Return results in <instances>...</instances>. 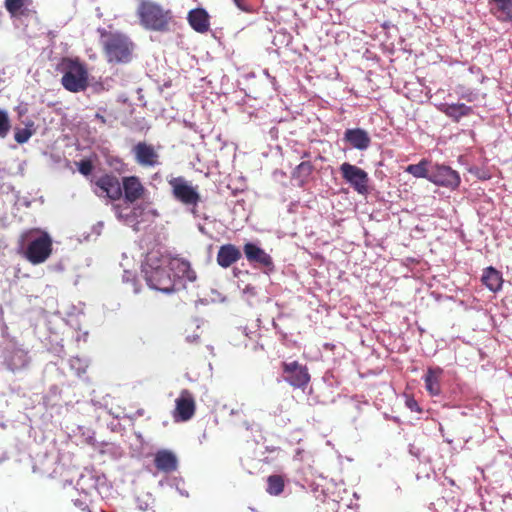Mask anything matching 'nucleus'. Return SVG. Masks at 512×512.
Instances as JSON below:
<instances>
[{
    "mask_svg": "<svg viewBox=\"0 0 512 512\" xmlns=\"http://www.w3.org/2000/svg\"><path fill=\"white\" fill-rule=\"evenodd\" d=\"M98 32L108 63L128 64L132 61L136 45L129 36L120 32H108L106 29H98Z\"/></svg>",
    "mask_w": 512,
    "mask_h": 512,
    "instance_id": "nucleus-1",
    "label": "nucleus"
},
{
    "mask_svg": "<svg viewBox=\"0 0 512 512\" xmlns=\"http://www.w3.org/2000/svg\"><path fill=\"white\" fill-rule=\"evenodd\" d=\"M167 258L150 254L143 267L144 278L150 288L163 293L175 291V280L170 273Z\"/></svg>",
    "mask_w": 512,
    "mask_h": 512,
    "instance_id": "nucleus-2",
    "label": "nucleus"
},
{
    "mask_svg": "<svg viewBox=\"0 0 512 512\" xmlns=\"http://www.w3.org/2000/svg\"><path fill=\"white\" fill-rule=\"evenodd\" d=\"M22 255L33 265L46 262L53 251L52 237L46 231L32 229L22 237Z\"/></svg>",
    "mask_w": 512,
    "mask_h": 512,
    "instance_id": "nucleus-3",
    "label": "nucleus"
},
{
    "mask_svg": "<svg viewBox=\"0 0 512 512\" xmlns=\"http://www.w3.org/2000/svg\"><path fill=\"white\" fill-rule=\"evenodd\" d=\"M58 70L63 73L61 84L67 91L77 93L88 87V71L78 59L63 58Z\"/></svg>",
    "mask_w": 512,
    "mask_h": 512,
    "instance_id": "nucleus-4",
    "label": "nucleus"
},
{
    "mask_svg": "<svg viewBox=\"0 0 512 512\" xmlns=\"http://www.w3.org/2000/svg\"><path fill=\"white\" fill-rule=\"evenodd\" d=\"M140 24L148 30L164 32L169 29L172 14L151 1H142L137 9Z\"/></svg>",
    "mask_w": 512,
    "mask_h": 512,
    "instance_id": "nucleus-5",
    "label": "nucleus"
},
{
    "mask_svg": "<svg viewBox=\"0 0 512 512\" xmlns=\"http://www.w3.org/2000/svg\"><path fill=\"white\" fill-rule=\"evenodd\" d=\"M122 180L113 173H104L92 181L95 186L94 193L99 197H106L111 201H118L122 198Z\"/></svg>",
    "mask_w": 512,
    "mask_h": 512,
    "instance_id": "nucleus-6",
    "label": "nucleus"
},
{
    "mask_svg": "<svg viewBox=\"0 0 512 512\" xmlns=\"http://www.w3.org/2000/svg\"><path fill=\"white\" fill-rule=\"evenodd\" d=\"M283 377L294 388L305 389L310 382V374L305 365L298 361L282 363Z\"/></svg>",
    "mask_w": 512,
    "mask_h": 512,
    "instance_id": "nucleus-7",
    "label": "nucleus"
},
{
    "mask_svg": "<svg viewBox=\"0 0 512 512\" xmlns=\"http://www.w3.org/2000/svg\"><path fill=\"white\" fill-rule=\"evenodd\" d=\"M429 181L435 185L455 190L459 187L461 179L459 173L451 167L435 164L431 166Z\"/></svg>",
    "mask_w": 512,
    "mask_h": 512,
    "instance_id": "nucleus-8",
    "label": "nucleus"
},
{
    "mask_svg": "<svg viewBox=\"0 0 512 512\" xmlns=\"http://www.w3.org/2000/svg\"><path fill=\"white\" fill-rule=\"evenodd\" d=\"M343 179L349 183L359 194H365L368 190L369 177L363 169L344 162L340 166Z\"/></svg>",
    "mask_w": 512,
    "mask_h": 512,
    "instance_id": "nucleus-9",
    "label": "nucleus"
},
{
    "mask_svg": "<svg viewBox=\"0 0 512 512\" xmlns=\"http://www.w3.org/2000/svg\"><path fill=\"white\" fill-rule=\"evenodd\" d=\"M175 199L185 205L197 206L200 202L199 193L182 177H176L169 181Z\"/></svg>",
    "mask_w": 512,
    "mask_h": 512,
    "instance_id": "nucleus-10",
    "label": "nucleus"
},
{
    "mask_svg": "<svg viewBox=\"0 0 512 512\" xmlns=\"http://www.w3.org/2000/svg\"><path fill=\"white\" fill-rule=\"evenodd\" d=\"M195 411L196 403L193 394L187 389L182 390L175 400L174 420L186 422L194 416Z\"/></svg>",
    "mask_w": 512,
    "mask_h": 512,
    "instance_id": "nucleus-11",
    "label": "nucleus"
},
{
    "mask_svg": "<svg viewBox=\"0 0 512 512\" xmlns=\"http://www.w3.org/2000/svg\"><path fill=\"white\" fill-rule=\"evenodd\" d=\"M243 251L251 264L264 268L266 273L274 270L272 257L256 244L246 243L243 247Z\"/></svg>",
    "mask_w": 512,
    "mask_h": 512,
    "instance_id": "nucleus-12",
    "label": "nucleus"
},
{
    "mask_svg": "<svg viewBox=\"0 0 512 512\" xmlns=\"http://www.w3.org/2000/svg\"><path fill=\"white\" fill-rule=\"evenodd\" d=\"M122 197L128 203H135L144 198L146 188L138 176H125L122 178Z\"/></svg>",
    "mask_w": 512,
    "mask_h": 512,
    "instance_id": "nucleus-13",
    "label": "nucleus"
},
{
    "mask_svg": "<svg viewBox=\"0 0 512 512\" xmlns=\"http://www.w3.org/2000/svg\"><path fill=\"white\" fill-rule=\"evenodd\" d=\"M136 162L143 167H155L160 164L159 155L151 144L139 142L133 147Z\"/></svg>",
    "mask_w": 512,
    "mask_h": 512,
    "instance_id": "nucleus-14",
    "label": "nucleus"
},
{
    "mask_svg": "<svg viewBox=\"0 0 512 512\" xmlns=\"http://www.w3.org/2000/svg\"><path fill=\"white\" fill-rule=\"evenodd\" d=\"M167 263L170 271L174 272V275L172 276L174 277V280L176 278L188 280L190 282L196 280V272L192 269L189 261L175 257L170 259L167 258Z\"/></svg>",
    "mask_w": 512,
    "mask_h": 512,
    "instance_id": "nucleus-15",
    "label": "nucleus"
},
{
    "mask_svg": "<svg viewBox=\"0 0 512 512\" xmlns=\"http://www.w3.org/2000/svg\"><path fill=\"white\" fill-rule=\"evenodd\" d=\"M154 465L158 471L171 473L178 468V458L176 454L167 449L158 450L154 456Z\"/></svg>",
    "mask_w": 512,
    "mask_h": 512,
    "instance_id": "nucleus-16",
    "label": "nucleus"
},
{
    "mask_svg": "<svg viewBox=\"0 0 512 512\" xmlns=\"http://www.w3.org/2000/svg\"><path fill=\"white\" fill-rule=\"evenodd\" d=\"M242 254L234 244H224L220 246L217 253V263L222 268H228L240 260Z\"/></svg>",
    "mask_w": 512,
    "mask_h": 512,
    "instance_id": "nucleus-17",
    "label": "nucleus"
},
{
    "mask_svg": "<svg viewBox=\"0 0 512 512\" xmlns=\"http://www.w3.org/2000/svg\"><path fill=\"white\" fill-rule=\"evenodd\" d=\"M189 25L198 33H206L210 29L209 15L203 8H196L188 13Z\"/></svg>",
    "mask_w": 512,
    "mask_h": 512,
    "instance_id": "nucleus-18",
    "label": "nucleus"
},
{
    "mask_svg": "<svg viewBox=\"0 0 512 512\" xmlns=\"http://www.w3.org/2000/svg\"><path fill=\"white\" fill-rule=\"evenodd\" d=\"M344 140L358 150H366L371 143L369 134L360 128L347 129L344 133Z\"/></svg>",
    "mask_w": 512,
    "mask_h": 512,
    "instance_id": "nucleus-19",
    "label": "nucleus"
},
{
    "mask_svg": "<svg viewBox=\"0 0 512 512\" xmlns=\"http://www.w3.org/2000/svg\"><path fill=\"white\" fill-rule=\"evenodd\" d=\"M489 9L499 21H512V0H489Z\"/></svg>",
    "mask_w": 512,
    "mask_h": 512,
    "instance_id": "nucleus-20",
    "label": "nucleus"
},
{
    "mask_svg": "<svg viewBox=\"0 0 512 512\" xmlns=\"http://www.w3.org/2000/svg\"><path fill=\"white\" fill-rule=\"evenodd\" d=\"M439 110L455 122H459L462 117L468 116L472 113V108L463 103H443L439 106Z\"/></svg>",
    "mask_w": 512,
    "mask_h": 512,
    "instance_id": "nucleus-21",
    "label": "nucleus"
},
{
    "mask_svg": "<svg viewBox=\"0 0 512 512\" xmlns=\"http://www.w3.org/2000/svg\"><path fill=\"white\" fill-rule=\"evenodd\" d=\"M443 370L440 367L428 368L425 377V388L432 396H437L441 393L440 380Z\"/></svg>",
    "mask_w": 512,
    "mask_h": 512,
    "instance_id": "nucleus-22",
    "label": "nucleus"
},
{
    "mask_svg": "<svg viewBox=\"0 0 512 512\" xmlns=\"http://www.w3.org/2000/svg\"><path fill=\"white\" fill-rule=\"evenodd\" d=\"M481 280L492 292L499 291L503 284L501 273L493 267H488L484 270Z\"/></svg>",
    "mask_w": 512,
    "mask_h": 512,
    "instance_id": "nucleus-23",
    "label": "nucleus"
},
{
    "mask_svg": "<svg viewBox=\"0 0 512 512\" xmlns=\"http://www.w3.org/2000/svg\"><path fill=\"white\" fill-rule=\"evenodd\" d=\"M405 171L416 178H425L429 180L431 172L430 161L427 159H422L417 164L408 165Z\"/></svg>",
    "mask_w": 512,
    "mask_h": 512,
    "instance_id": "nucleus-24",
    "label": "nucleus"
},
{
    "mask_svg": "<svg viewBox=\"0 0 512 512\" xmlns=\"http://www.w3.org/2000/svg\"><path fill=\"white\" fill-rule=\"evenodd\" d=\"M31 0H5L4 6L11 16L26 15V6Z\"/></svg>",
    "mask_w": 512,
    "mask_h": 512,
    "instance_id": "nucleus-25",
    "label": "nucleus"
},
{
    "mask_svg": "<svg viewBox=\"0 0 512 512\" xmlns=\"http://www.w3.org/2000/svg\"><path fill=\"white\" fill-rule=\"evenodd\" d=\"M285 487L284 479L281 475H270L267 478L266 492L273 496L280 495Z\"/></svg>",
    "mask_w": 512,
    "mask_h": 512,
    "instance_id": "nucleus-26",
    "label": "nucleus"
},
{
    "mask_svg": "<svg viewBox=\"0 0 512 512\" xmlns=\"http://www.w3.org/2000/svg\"><path fill=\"white\" fill-rule=\"evenodd\" d=\"M313 165L310 161L301 162L293 171V177L300 180L304 184L313 172Z\"/></svg>",
    "mask_w": 512,
    "mask_h": 512,
    "instance_id": "nucleus-27",
    "label": "nucleus"
},
{
    "mask_svg": "<svg viewBox=\"0 0 512 512\" xmlns=\"http://www.w3.org/2000/svg\"><path fill=\"white\" fill-rule=\"evenodd\" d=\"M73 503L82 512H92L90 509V495L86 492H84L83 494H79V497L75 498L73 500Z\"/></svg>",
    "mask_w": 512,
    "mask_h": 512,
    "instance_id": "nucleus-28",
    "label": "nucleus"
},
{
    "mask_svg": "<svg viewBox=\"0 0 512 512\" xmlns=\"http://www.w3.org/2000/svg\"><path fill=\"white\" fill-rule=\"evenodd\" d=\"M10 130V122L5 111L0 110V137H5Z\"/></svg>",
    "mask_w": 512,
    "mask_h": 512,
    "instance_id": "nucleus-29",
    "label": "nucleus"
},
{
    "mask_svg": "<svg viewBox=\"0 0 512 512\" xmlns=\"http://www.w3.org/2000/svg\"><path fill=\"white\" fill-rule=\"evenodd\" d=\"M76 164L78 167V171L84 176L90 175L94 168L92 161L89 159L81 160L80 162H78Z\"/></svg>",
    "mask_w": 512,
    "mask_h": 512,
    "instance_id": "nucleus-30",
    "label": "nucleus"
},
{
    "mask_svg": "<svg viewBox=\"0 0 512 512\" xmlns=\"http://www.w3.org/2000/svg\"><path fill=\"white\" fill-rule=\"evenodd\" d=\"M31 136H32V132L27 128H23V129H18L15 132L14 138L17 143L23 144V143H26L30 139Z\"/></svg>",
    "mask_w": 512,
    "mask_h": 512,
    "instance_id": "nucleus-31",
    "label": "nucleus"
},
{
    "mask_svg": "<svg viewBox=\"0 0 512 512\" xmlns=\"http://www.w3.org/2000/svg\"><path fill=\"white\" fill-rule=\"evenodd\" d=\"M235 5L244 12H252V8L246 3L245 0H234Z\"/></svg>",
    "mask_w": 512,
    "mask_h": 512,
    "instance_id": "nucleus-32",
    "label": "nucleus"
},
{
    "mask_svg": "<svg viewBox=\"0 0 512 512\" xmlns=\"http://www.w3.org/2000/svg\"><path fill=\"white\" fill-rule=\"evenodd\" d=\"M406 404L407 406L412 410V411H420V408L418 406V403L416 402V400H414L413 398H409L407 401H406Z\"/></svg>",
    "mask_w": 512,
    "mask_h": 512,
    "instance_id": "nucleus-33",
    "label": "nucleus"
},
{
    "mask_svg": "<svg viewBox=\"0 0 512 512\" xmlns=\"http://www.w3.org/2000/svg\"><path fill=\"white\" fill-rule=\"evenodd\" d=\"M2 246H3V240H2V238H0V247H2Z\"/></svg>",
    "mask_w": 512,
    "mask_h": 512,
    "instance_id": "nucleus-34",
    "label": "nucleus"
}]
</instances>
